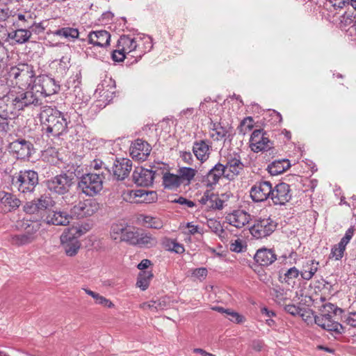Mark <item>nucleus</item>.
Here are the masks:
<instances>
[{"mask_svg": "<svg viewBox=\"0 0 356 356\" xmlns=\"http://www.w3.org/2000/svg\"><path fill=\"white\" fill-rule=\"evenodd\" d=\"M38 94L34 91H26L19 87L9 86L0 83V112L7 108L24 109L29 106H40Z\"/></svg>", "mask_w": 356, "mask_h": 356, "instance_id": "f257e3e1", "label": "nucleus"}, {"mask_svg": "<svg viewBox=\"0 0 356 356\" xmlns=\"http://www.w3.org/2000/svg\"><path fill=\"white\" fill-rule=\"evenodd\" d=\"M41 131L48 138L59 137L67 132L68 122L60 111L48 108L40 115Z\"/></svg>", "mask_w": 356, "mask_h": 356, "instance_id": "f03ea898", "label": "nucleus"}, {"mask_svg": "<svg viewBox=\"0 0 356 356\" xmlns=\"http://www.w3.org/2000/svg\"><path fill=\"white\" fill-rule=\"evenodd\" d=\"M38 175L31 170H21L12 177V187L23 194L32 193L38 184Z\"/></svg>", "mask_w": 356, "mask_h": 356, "instance_id": "7ed1b4c3", "label": "nucleus"}, {"mask_svg": "<svg viewBox=\"0 0 356 356\" xmlns=\"http://www.w3.org/2000/svg\"><path fill=\"white\" fill-rule=\"evenodd\" d=\"M105 175L102 172H89L83 175L78 182V188L89 197L99 194L103 189Z\"/></svg>", "mask_w": 356, "mask_h": 356, "instance_id": "20e7f679", "label": "nucleus"}, {"mask_svg": "<svg viewBox=\"0 0 356 356\" xmlns=\"http://www.w3.org/2000/svg\"><path fill=\"white\" fill-rule=\"evenodd\" d=\"M81 235V231L76 227L67 229L61 234L60 242L67 256L72 257L77 254L81 247L78 237Z\"/></svg>", "mask_w": 356, "mask_h": 356, "instance_id": "39448f33", "label": "nucleus"}, {"mask_svg": "<svg viewBox=\"0 0 356 356\" xmlns=\"http://www.w3.org/2000/svg\"><path fill=\"white\" fill-rule=\"evenodd\" d=\"M8 75L17 81V83L30 86L35 77L33 67L27 63H19L10 67Z\"/></svg>", "mask_w": 356, "mask_h": 356, "instance_id": "423d86ee", "label": "nucleus"}, {"mask_svg": "<svg viewBox=\"0 0 356 356\" xmlns=\"http://www.w3.org/2000/svg\"><path fill=\"white\" fill-rule=\"evenodd\" d=\"M8 149L17 159L22 160H29L34 152L33 143L22 138L10 143Z\"/></svg>", "mask_w": 356, "mask_h": 356, "instance_id": "0eeeda50", "label": "nucleus"}, {"mask_svg": "<svg viewBox=\"0 0 356 356\" xmlns=\"http://www.w3.org/2000/svg\"><path fill=\"white\" fill-rule=\"evenodd\" d=\"M73 178L65 173L56 175L47 181V188L58 195L67 193L73 184Z\"/></svg>", "mask_w": 356, "mask_h": 356, "instance_id": "6e6552de", "label": "nucleus"}, {"mask_svg": "<svg viewBox=\"0 0 356 356\" xmlns=\"http://www.w3.org/2000/svg\"><path fill=\"white\" fill-rule=\"evenodd\" d=\"M40 83L31 88L29 91H34L38 94L42 104V96L47 97L57 93L60 90V85L56 83L54 79L48 76H42L39 79Z\"/></svg>", "mask_w": 356, "mask_h": 356, "instance_id": "1a4fd4ad", "label": "nucleus"}, {"mask_svg": "<svg viewBox=\"0 0 356 356\" xmlns=\"http://www.w3.org/2000/svg\"><path fill=\"white\" fill-rule=\"evenodd\" d=\"M101 208V204L95 199H86L79 202L71 209V215L77 218L91 216Z\"/></svg>", "mask_w": 356, "mask_h": 356, "instance_id": "9d476101", "label": "nucleus"}, {"mask_svg": "<svg viewBox=\"0 0 356 356\" xmlns=\"http://www.w3.org/2000/svg\"><path fill=\"white\" fill-rule=\"evenodd\" d=\"M277 222L270 218H259L250 227L251 234L256 238H262L270 236L276 229Z\"/></svg>", "mask_w": 356, "mask_h": 356, "instance_id": "9b49d317", "label": "nucleus"}, {"mask_svg": "<svg viewBox=\"0 0 356 356\" xmlns=\"http://www.w3.org/2000/svg\"><path fill=\"white\" fill-rule=\"evenodd\" d=\"M273 147V142L264 129H255L250 138V147L254 152L268 151Z\"/></svg>", "mask_w": 356, "mask_h": 356, "instance_id": "f8f14e48", "label": "nucleus"}, {"mask_svg": "<svg viewBox=\"0 0 356 356\" xmlns=\"http://www.w3.org/2000/svg\"><path fill=\"white\" fill-rule=\"evenodd\" d=\"M272 184L268 181H257L250 190V196L254 202H261L271 196Z\"/></svg>", "mask_w": 356, "mask_h": 356, "instance_id": "ddd939ff", "label": "nucleus"}, {"mask_svg": "<svg viewBox=\"0 0 356 356\" xmlns=\"http://www.w3.org/2000/svg\"><path fill=\"white\" fill-rule=\"evenodd\" d=\"M158 174L157 170L146 169L142 167L136 168L132 174L133 181L136 184L140 186H152L156 175Z\"/></svg>", "mask_w": 356, "mask_h": 356, "instance_id": "4468645a", "label": "nucleus"}, {"mask_svg": "<svg viewBox=\"0 0 356 356\" xmlns=\"http://www.w3.org/2000/svg\"><path fill=\"white\" fill-rule=\"evenodd\" d=\"M316 325L332 334H340L343 332V327L339 323L332 319V314H321L314 317Z\"/></svg>", "mask_w": 356, "mask_h": 356, "instance_id": "2eb2a0df", "label": "nucleus"}, {"mask_svg": "<svg viewBox=\"0 0 356 356\" xmlns=\"http://www.w3.org/2000/svg\"><path fill=\"white\" fill-rule=\"evenodd\" d=\"M290 186L284 182L277 184L272 187L270 199L275 205H284L291 199Z\"/></svg>", "mask_w": 356, "mask_h": 356, "instance_id": "dca6fc26", "label": "nucleus"}, {"mask_svg": "<svg viewBox=\"0 0 356 356\" xmlns=\"http://www.w3.org/2000/svg\"><path fill=\"white\" fill-rule=\"evenodd\" d=\"M129 150L133 159L145 161L149 155L152 147L147 142L142 139H137L132 143Z\"/></svg>", "mask_w": 356, "mask_h": 356, "instance_id": "f3484780", "label": "nucleus"}, {"mask_svg": "<svg viewBox=\"0 0 356 356\" xmlns=\"http://www.w3.org/2000/svg\"><path fill=\"white\" fill-rule=\"evenodd\" d=\"M132 161L129 159H118L115 161L112 171L113 177L118 180H124L130 174Z\"/></svg>", "mask_w": 356, "mask_h": 356, "instance_id": "a211bd4d", "label": "nucleus"}, {"mask_svg": "<svg viewBox=\"0 0 356 356\" xmlns=\"http://www.w3.org/2000/svg\"><path fill=\"white\" fill-rule=\"evenodd\" d=\"M250 218V215L243 210H235L232 213H228L225 217L227 223L238 229L247 225Z\"/></svg>", "mask_w": 356, "mask_h": 356, "instance_id": "6ab92c4d", "label": "nucleus"}, {"mask_svg": "<svg viewBox=\"0 0 356 356\" xmlns=\"http://www.w3.org/2000/svg\"><path fill=\"white\" fill-rule=\"evenodd\" d=\"M20 200L13 194L0 191V212L7 213L18 208Z\"/></svg>", "mask_w": 356, "mask_h": 356, "instance_id": "aec40b11", "label": "nucleus"}, {"mask_svg": "<svg viewBox=\"0 0 356 356\" xmlns=\"http://www.w3.org/2000/svg\"><path fill=\"white\" fill-rule=\"evenodd\" d=\"M192 150L196 159L204 163L209 157L211 146L208 140H200L193 143Z\"/></svg>", "mask_w": 356, "mask_h": 356, "instance_id": "412c9836", "label": "nucleus"}, {"mask_svg": "<svg viewBox=\"0 0 356 356\" xmlns=\"http://www.w3.org/2000/svg\"><path fill=\"white\" fill-rule=\"evenodd\" d=\"M200 203L205 206L206 209L220 210L224 207V200L210 191H207L199 200Z\"/></svg>", "mask_w": 356, "mask_h": 356, "instance_id": "4be33fe9", "label": "nucleus"}, {"mask_svg": "<svg viewBox=\"0 0 356 356\" xmlns=\"http://www.w3.org/2000/svg\"><path fill=\"white\" fill-rule=\"evenodd\" d=\"M255 262L261 266H268L277 260V254L273 249H259L254 256Z\"/></svg>", "mask_w": 356, "mask_h": 356, "instance_id": "5701e85b", "label": "nucleus"}, {"mask_svg": "<svg viewBox=\"0 0 356 356\" xmlns=\"http://www.w3.org/2000/svg\"><path fill=\"white\" fill-rule=\"evenodd\" d=\"M71 218V215L65 211H52L47 215L45 222L48 225L66 226L70 223Z\"/></svg>", "mask_w": 356, "mask_h": 356, "instance_id": "b1692460", "label": "nucleus"}, {"mask_svg": "<svg viewBox=\"0 0 356 356\" xmlns=\"http://www.w3.org/2000/svg\"><path fill=\"white\" fill-rule=\"evenodd\" d=\"M88 37L89 43L95 46L104 47L110 44L111 34L105 30L91 31Z\"/></svg>", "mask_w": 356, "mask_h": 356, "instance_id": "393cba45", "label": "nucleus"}, {"mask_svg": "<svg viewBox=\"0 0 356 356\" xmlns=\"http://www.w3.org/2000/svg\"><path fill=\"white\" fill-rule=\"evenodd\" d=\"M225 166L226 167V170H227L226 178L229 180L233 179L236 176L239 175L244 168V165L241 162L239 156L228 159Z\"/></svg>", "mask_w": 356, "mask_h": 356, "instance_id": "a878e982", "label": "nucleus"}, {"mask_svg": "<svg viewBox=\"0 0 356 356\" xmlns=\"http://www.w3.org/2000/svg\"><path fill=\"white\" fill-rule=\"evenodd\" d=\"M137 47V42L135 38L125 35H121L117 43V47L127 54L134 51Z\"/></svg>", "mask_w": 356, "mask_h": 356, "instance_id": "bb28decb", "label": "nucleus"}, {"mask_svg": "<svg viewBox=\"0 0 356 356\" xmlns=\"http://www.w3.org/2000/svg\"><path fill=\"white\" fill-rule=\"evenodd\" d=\"M22 109L7 108V110L0 112V131L7 132L9 131L8 120L15 118L18 115L17 113Z\"/></svg>", "mask_w": 356, "mask_h": 356, "instance_id": "cd10ccee", "label": "nucleus"}, {"mask_svg": "<svg viewBox=\"0 0 356 356\" xmlns=\"http://www.w3.org/2000/svg\"><path fill=\"white\" fill-rule=\"evenodd\" d=\"M291 166L288 159L275 160L268 165V171L271 175L275 176L283 173Z\"/></svg>", "mask_w": 356, "mask_h": 356, "instance_id": "c85d7f7f", "label": "nucleus"}, {"mask_svg": "<svg viewBox=\"0 0 356 356\" xmlns=\"http://www.w3.org/2000/svg\"><path fill=\"white\" fill-rule=\"evenodd\" d=\"M158 243L156 237L145 232H139L136 246L139 248H151Z\"/></svg>", "mask_w": 356, "mask_h": 356, "instance_id": "c756f323", "label": "nucleus"}, {"mask_svg": "<svg viewBox=\"0 0 356 356\" xmlns=\"http://www.w3.org/2000/svg\"><path fill=\"white\" fill-rule=\"evenodd\" d=\"M138 220L143 226L147 228L160 229L163 226V220L158 217L140 214Z\"/></svg>", "mask_w": 356, "mask_h": 356, "instance_id": "7c9ffc66", "label": "nucleus"}, {"mask_svg": "<svg viewBox=\"0 0 356 356\" xmlns=\"http://www.w3.org/2000/svg\"><path fill=\"white\" fill-rule=\"evenodd\" d=\"M31 36V31L28 28L19 27L17 30L8 33V38L13 39L19 44L26 42Z\"/></svg>", "mask_w": 356, "mask_h": 356, "instance_id": "2f4dec72", "label": "nucleus"}, {"mask_svg": "<svg viewBox=\"0 0 356 356\" xmlns=\"http://www.w3.org/2000/svg\"><path fill=\"white\" fill-rule=\"evenodd\" d=\"M319 263L315 260H309L303 265L300 271L301 277L305 280H310L318 268Z\"/></svg>", "mask_w": 356, "mask_h": 356, "instance_id": "473e14b6", "label": "nucleus"}, {"mask_svg": "<svg viewBox=\"0 0 356 356\" xmlns=\"http://www.w3.org/2000/svg\"><path fill=\"white\" fill-rule=\"evenodd\" d=\"M54 35L64 38L68 40H74L79 38V32L76 28L72 27H63L51 31Z\"/></svg>", "mask_w": 356, "mask_h": 356, "instance_id": "72a5a7b5", "label": "nucleus"}, {"mask_svg": "<svg viewBox=\"0 0 356 356\" xmlns=\"http://www.w3.org/2000/svg\"><path fill=\"white\" fill-rule=\"evenodd\" d=\"M163 185L165 188L174 189L178 188L181 184L180 177L170 172H165L162 177Z\"/></svg>", "mask_w": 356, "mask_h": 356, "instance_id": "f704fd0d", "label": "nucleus"}, {"mask_svg": "<svg viewBox=\"0 0 356 356\" xmlns=\"http://www.w3.org/2000/svg\"><path fill=\"white\" fill-rule=\"evenodd\" d=\"M15 18V22L18 27L29 28L33 21L31 14L30 12H24L23 13H16L13 15Z\"/></svg>", "mask_w": 356, "mask_h": 356, "instance_id": "c9c22d12", "label": "nucleus"}, {"mask_svg": "<svg viewBox=\"0 0 356 356\" xmlns=\"http://www.w3.org/2000/svg\"><path fill=\"white\" fill-rule=\"evenodd\" d=\"M210 129L211 130V137L214 140H222L226 136L228 131L226 127H224L218 123H211Z\"/></svg>", "mask_w": 356, "mask_h": 356, "instance_id": "e433bc0d", "label": "nucleus"}, {"mask_svg": "<svg viewBox=\"0 0 356 356\" xmlns=\"http://www.w3.org/2000/svg\"><path fill=\"white\" fill-rule=\"evenodd\" d=\"M127 227H129L128 225L124 222L113 223L111 227L110 234L111 238L114 240L120 239L121 241V238Z\"/></svg>", "mask_w": 356, "mask_h": 356, "instance_id": "4c0bfd02", "label": "nucleus"}, {"mask_svg": "<svg viewBox=\"0 0 356 356\" xmlns=\"http://www.w3.org/2000/svg\"><path fill=\"white\" fill-rule=\"evenodd\" d=\"M153 277V274L151 271L143 270L139 273L136 282L137 286L140 288L143 291L146 290L149 285V282Z\"/></svg>", "mask_w": 356, "mask_h": 356, "instance_id": "58836bf2", "label": "nucleus"}, {"mask_svg": "<svg viewBox=\"0 0 356 356\" xmlns=\"http://www.w3.org/2000/svg\"><path fill=\"white\" fill-rule=\"evenodd\" d=\"M197 170L192 168L182 167L178 170L179 177H180L181 183L183 184L184 181L190 183L192 179L195 177Z\"/></svg>", "mask_w": 356, "mask_h": 356, "instance_id": "ea45409f", "label": "nucleus"}, {"mask_svg": "<svg viewBox=\"0 0 356 356\" xmlns=\"http://www.w3.org/2000/svg\"><path fill=\"white\" fill-rule=\"evenodd\" d=\"M36 202H38L40 210L49 209L54 207L56 204L50 195L47 194L42 195L39 198H37Z\"/></svg>", "mask_w": 356, "mask_h": 356, "instance_id": "a19ab883", "label": "nucleus"}, {"mask_svg": "<svg viewBox=\"0 0 356 356\" xmlns=\"http://www.w3.org/2000/svg\"><path fill=\"white\" fill-rule=\"evenodd\" d=\"M138 231H134V229H131L130 228L127 227L125 232L122 235L120 241H124L129 245L136 246L138 237Z\"/></svg>", "mask_w": 356, "mask_h": 356, "instance_id": "79ce46f5", "label": "nucleus"}, {"mask_svg": "<svg viewBox=\"0 0 356 356\" xmlns=\"http://www.w3.org/2000/svg\"><path fill=\"white\" fill-rule=\"evenodd\" d=\"M34 241V237L29 234L26 233L15 235L12 238L13 243L17 245H24Z\"/></svg>", "mask_w": 356, "mask_h": 356, "instance_id": "37998d69", "label": "nucleus"}, {"mask_svg": "<svg viewBox=\"0 0 356 356\" xmlns=\"http://www.w3.org/2000/svg\"><path fill=\"white\" fill-rule=\"evenodd\" d=\"M86 293L92 296L95 300V302L102 305H104L107 307H112L113 306V304L108 299H106L105 297L102 296L97 293H95L91 290L89 289H84Z\"/></svg>", "mask_w": 356, "mask_h": 356, "instance_id": "c03bdc74", "label": "nucleus"}, {"mask_svg": "<svg viewBox=\"0 0 356 356\" xmlns=\"http://www.w3.org/2000/svg\"><path fill=\"white\" fill-rule=\"evenodd\" d=\"M220 177L211 169L207 175L204 177L203 181L208 187H212L215 186L220 180Z\"/></svg>", "mask_w": 356, "mask_h": 356, "instance_id": "a18cd8bd", "label": "nucleus"}, {"mask_svg": "<svg viewBox=\"0 0 356 356\" xmlns=\"http://www.w3.org/2000/svg\"><path fill=\"white\" fill-rule=\"evenodd\" d=\"M346 245L339 242L332 248L330 255L336 260H339L343 257Z\"/></svg>", "mask_w": 356, "mask_h": 356, "instance_id": "49530a36", "label": "nucleus"}, {"mask_svg": "<svg viewBox=\"0 0 356 356\" xmlns=\"http://www.w3.org/2000/svg\"><path fill=\"white\" fill-rule=\"evenodd\" d=\"M207 225L209 229L218 236H221L224 232L220 222L215 219H209L207 221Z\"/></svg>", "mask_w": 356, "mask_h": 356, "instance_id": "de8ad7c7", "label": "nucleus"}, {"mask_svg": "<svg viewBox=\"0 0 356 356\" xmlns=\"http://www.w3.org/2000/svg\"><path fill=\"white\" fill-rule=\"evenodd\" d=\"M40 229V224L38 222H33L29 224L25 228V232L27 234H31L34 237V241L38 237V232Z\"/></svg>", "mask_w": 356, "mask_h": 356, "instance_id": "09e8293b", "label": "nucleus"}, {"mask_svg": "<svg viewBox=\"0 0 356 356\" xmlns=\"http://www.w3.org/2000/svg\"><path fill=\"white\" fill-rule=\"evenodd\" d=\"M229 321L236 323H241L243 322L244 317L239 314L238 312H236L233 310H231L229 309L226 316H225Z\"/></svg>", "mask_w": 356, "mask_h": 356, "instance_id": "8fccbe9b", "label": "nucleus"}, {"mask_svg": "<svg viewBox=\"0 0 356 356\" xmlns=\"http://www.w3.org/2000/svg\"><path fill=\"white\" fill-rule=\"evenodd\" d=\"M24 209L27 213L30 214L35 213L40 210L39 209L38 202H36V199L26 202L24 207Z\"/></svg>", "mask_w": 356, "mask_h": 356, "instance_id": "3c124183", "label": "nucleus"}, {"mask_svg": "<svg viewBox=\"0 0 356 356\" xmlns=\"http://www.w3.org/2000/svg\"><path fill=\"white\" fill-rule=\"evenodd\" d=\"M284 310L291 314L292 316H296V315H301L302 316H304L305 314L301 313L302 309L299 307L295 305H286L284 307Z\"/></svg>", "mask_w": 356, "mask_h": 356, "instance_id": "603ef678", "label": "nucleus"}, {"mask_svg": "<svg viewBox=\"0 0 356 356\" xmlns=\"http://www.w3.org/2000/svg\"><path fill=\"white\" fill-rule=\"evenodd\" d=\"M213 172H215L218 175L220 178L224 177L226 178V174H227V170H226V167L225 165L218 163H216L212 168Z\"/></svg>", "mask_w": 356, "mask_h": 356, "instance_id": "864d4df0", "label": "nucleus"}, {"mask_svg": "<svg viewBox=\"0 0 356 356\" xmlns=\"http://www.w3.org/2000/svg\"><path fill=\"white\" fill-rule=\"evenodd\" d=\"M126 53L116 47V49L113 50L111 54V58L115 62H122L126 57Z\"/></svg>", "mask_w": 356, "mask_h": 356, "instance_id": "5fc2aeb1", "label": "nucleus"}, {"mask_svg": "<svg viewBox=\"0 0 356 356\" xmlns=\"http://www.w3.org/2000/svg\"><path fill=\"white\" fill-rule=\"evenodd\" d=\"M167 242L172 245V250L177 254H181L184 252V248L182 245L178 243L175 240L167 239Z\"/></svg>", "mask_w": 356, "mask_h": 356, "instance_id": "6e6d98bb", "label": "nucleus"}, {"mask_svg": "<svg viewBox=\"0 0 356 356\" xmlns=\"http://www.w3.org/2000/svg\"><path fill=\"white\" fill-rule=\"evenodd\" d=\"M355 230V229L354 227H350V228H348V230L346 232L344 236L341 239L340 242L346 246V245L349 243L350 240L352 238Z\"/></svg>", "mask_w": 356, "mask_h": 356, "instance_id": "4d7b16f0", "label": "nucleus"}, {"mask_svg": "<svg viewBox=\"0 0 356 356\" xmlns=\"http://www.w3.org/2000/svg\"><path fill=\"white\" fill-rule=\"evenodd\" d=\"M180 157L182 161L188 165H193L194 162L193 155L190 152H181Z\"/></svg>", "mask_w": 356, "mask_h": 356, "instance_id": "13d9d810", "label": "nucleus"}, {"mask_svg": "<svg viewBox=\"0 0 356 356\" xmlns=\"http://www.w3.org/2000/svg\"><path fill=\"white\" fill-rule=\"evenodd\" d=\"M28 29L31 31V33L33 32L36 34H40L44 31V27L42 23H35L33 21H32L31 26Z\"/></svg>", "mask_w": 356, "mask_h": 356, "instance_id": "bf43d9fd", "label": "nucleus"}, {"mask_svg": "<svg viewBox=\"0 0 356 356\" xmlns=\"http://www.w3.org/2000/svg\"><path fill=\"white\" fill-rule=\"evenodd\" d=\"M300 275V271H299L296 267H292L286 270L284 273L285 279H294L297 278L298 275Z\"/></svg>", "mask_w": 356, "mask_h": 356, "instance_id": "052dcab7", "label": "nucleus"}, {"mask_svg": "<svg viewBox=\"0 0 356 356\" xmlns=\"http://www.w3.org/2000/svg\"><path fill=\"white\" fill-rule=\"evenodd\" d=\"M243 246L242 242L239 239L235 240L230 244V250L235 252H241L243 251Z\"/></svg>", "mask_w": 356, "mask_h": 356, "instance_id": "680f3d73", "label": "nucleus"}, {"mask_svg": "<svg viewBox=\"0 0 356 356\" xmlns=\"http://www.w3.org/2000/svg\"><path fill=\"white\" fill-rule=\"evenodd\" d=\"M175 202L180 204L181 205H186L187 207H193L195 206L194 202L187 200L185 197H179L177 200H174Z\"/></svg>", "mask_w": 356, "mask_h": 356, "instance_id": "e2e57ef3", "label": "nucleus"}, {"mask_svg": "<svg viewBox=\"0 0 356 356\" xmlns=\"http://www.w3.org/2000/svg\"><path fill=\"white\" fill-rule=\"evenodd\" d=\"M207 270L206 268H199L193 270V275L197 278H205L207 275Z\"/></svg>", "mask_w": 356, "mask_h": 356, "instance_id": "0e129e2a", "label": "nucleus"}, {"mask_svg": "<svg viewBox=\"0 0 356 356\" xmlns=\"http://www.w3.org/2000/svg\"><path fill=\"white\" fill-rule=\"evenodd\" d=\"M346 322L348 325L355 327H356V312H350L346 318Z\"/></svg>", "mask_w": 356, "mask_h": 356, "instance_id": "69168bd1", "label": "nucleus"}, {"mask_svg": "<svg viewBox=\"0 0 356 356\" xmlns=\"http://www.w3.org/2000/svg\"><path fill=\"white\" fill-rule=\"evenodd\" d=\"M264 346V341L259 339L253 340L251 343L252 348L257 352H260L263 349Z\"/></svg>", "mask_w": 356, "mask_h": 356, "instance_id": "338daca9", "label": "nucleus"}, {"mask_svg": "<svg viewBox=\"0 0 356 356\" xmlns=\"http://www.w3.org/2000/svg\"><path fill=\"white\" fill-rule=\"evenodd\" d=\"M323 309L322 310V314H330L332 312L335 314V311L337 309V307L332 303H327L323 306Z\"/></svg>", "mask_w": 356, "mask_h": 356, "instance_id": "774afa93", "label": "nucleus"}]
</instances>
